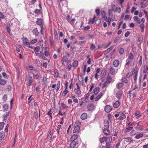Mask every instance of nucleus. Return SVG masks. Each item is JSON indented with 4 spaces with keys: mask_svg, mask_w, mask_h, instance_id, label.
<instances>
[{
    "mask_svg": "<svg viewBox=\"0 0 148 148\" xmlns=\"http://www.w3.org/2000/svg\"><path fill=\"white\" fill-rule=\"evenodd\" d=\"M34 115L36 120H37L38 119V118H40V109H39V113H38V112L37 110H35L34 112Z\"/></svg>",
    "mask_w": 148,
    "mask_h": 148,
    "instance_id": "obj_5",
    "label": "nucleus"
},
{
    "mask_svg": "<svg viewBox=\"0 0 148 148\" xmlns=\"http://www.w3.org/2000/svg\"><path fill=\"white\" fill-rule=\"evenodd\" d=\"M143 134L142 133H140L138 134H136V135L135 137V138L136 139H139L140 138H143Z\"/></svg>",
    "mask_w": 148,
    "mask_h": 148,
    "instance_id": "obj_12",
    "label": "nucleus"
},
{
    "mask_svg": "<svg viewBox=\"0 0 148 148\" xmlns=\"http://www.w3.org/2000/svg\"><path fill=\"white\" fill-rule=\"evenodd\" d=\"M110 84L108 83V82H107L106 81H105L103 84L102 85V86L101 87V88L102 89H104V88H105L106 89L108 87V85Z\"/></svg>",
    "mask_w": 148,
    "mask_h": 148,
    "instance_id": "obj_23",
    "label": "nucleus"
},
{
    "mask_svg": "<svg viewBox=\"0 0 148 148\" xmlns=\"http://www.w3.org/2000/svg\"><path fill=\"white\" fill-rule=\"evenodd\" d=\"M73 66L74 67L77 66L78 64V62L77 61H75L73 63Z\"/></svg>",
    "mask_w": 148,
    "mask_h": 148,
    "instance_id": "obj_57",
    "label": "nucleus"
},
{
    "mask_svg": "<svg viewBox=\"0 0 148 148\" xmlns=\"http://www.w3.org/2000/svg\"><path fill=\"white\" fill-rule=\"evenodd\" d=\"M134 73L135 74V75L134 77V79L135 82H136V80L137 79V74H138V71H135L134 72Z\"/></svg>",
    "mask_w": 148,
    "mask_h": 148,
    "instance_id": "obj_41",
    "label": "nucleus"
},
{
    "mask_svg": "<svg viewBox=\"0 0 148 148\" xmlns=\"http://www.w3.org/2000/svg\"><path fill=\"white\" fill-rule=\"evenodd\" d=\"M99 90V88L98 87H97L96 88H95L93 90V92L94 93V94L95 95H97L98 93Z\"/></svg>",
    "mask_w": 148,
    "mask_h": 148,
    "instance_id": "obj_39",
    "label": "nucleus"
},
{
    "mask_svg": "<svg viewBox=\"0 0 148 148\" xmlns=\"http://www.w3.org/2000/svg\"><path fill=\"white\" fill-rule=\"evenodd\" d=\"M34 51L36 55L39 58L42 57L45 60H47V58L45 57L44 53L42 52V46H38L34 48Z\"/></svg>",
    "mask_w": 148,
    "mask_h": 148,
    "instance_id": "obj_1",
    "label": "nucleus"
},
{
    "mask_svg": "<svg viewBox=\"0 0 148 148\" xmlns=\"http://www.w3.org/2000/svg\"><path fill=\"white\" fill-rule=\"evenodd\" d=\"M95 107L93 103H91L88 105L87 106V108L89 111H91L95 108Z\"/></svg>",
    "mask_w": 148,
    "mask_h": 148,
    "instance_id": "obj_6",
    "label": "nucleus"
},
{
    "mask_svg": "<svg viewBox=\"0 0 148 148\" xmlns=\"http://www.w3.org/2000/svg\"><path fill=\"white\" fill-rule=\"evenodd\" d=\"M69 91L67 90V89H65L63 91V95L64 97H66L67 94L69 92Z\"/></svg>",
    "mask_w": 148,
    "mask_h": 148,
    "instance_id": "obj_45",
    "label": "nucleus"
},
{
    "mask_svg": "<svg viewBox=\"0 0 148 148\" xmlns=\"http://www.w3.org/2000/svg\"><path fill=\"white\" fill-rule=\"evenodd\" d=\"M112 107L109 105H107L105 108V111L107 112H109L112 110Z\"/></svg>",
    "mask_w": 148,
    "mask_h": 148,
    "instance_id": "obj_10",
    "label": "nucleus"
},
{
    "mask_svg": "<svg viewBox=\"0 0 148 148\" xmlns=\"http://www.w3.org/2000/svg\"><path fill=\"white\" fill-rule=\"evenodd\" d=\"M80 129L79 126H75L73 130V133L78 132Z\"/></svg>",
    "mask_w": 148,
    "mask_h": 148,
    "instance_id": "obj_29",
    "label": "nucleus"
},
{
    "mask_svg": "<svg viewBox=\"0 0 148 148\" xmlns=\"http://www.w3.org/2000/svg\"><path fill=\"white\" fill-rule=\"evenodd\" d=\"M44 51V55L45 57H48L50 55V52L47 49V47H46Z\"/></svg>",
    "mask_w": 148,
    "mask_h": 148,
    "instance_id": "obj_18",
    "label": "nucleus"
},
{
    "mask_svg": "<svg viewBox=\"0 0 148 148\" xmlns=\"http://www.w3.org/2000/svg\"><path fill=\"white\" fill-rule=\"evenodd\" d=\"M95 16H94L93 18L91 19L89 21V22L93 24L95 21Z\"/></svg>",
    "mask_w": 148,
    "mask_h": 148,
    "instance_id": "obj_47",
    "label": "nucleus"
},
{
    "mask_svg": "<svg viewBox=\"0 0 148 148\" xmlns=\"http://www.w3.org/2000/svg\"><path fill=\"white\" fill-rule=\"evenodd\" d=\"M133 19L134 21H136L137 23L140 24V21L137 16H134L133 17Z\"/></svg>",
    "mask_w": 148,
    "mask_h": 148,
    "instance_id": "obj_27",
    "label": "nucleus"
},
{
    "mask_svg": "<svg viewBox=\"0 0 148 148\" xmlns=\"http://www.w3.org/2000/svg\"><path fill=\"white\" fill-rule=\"evenodd\" d=\"M52 137V135L48 134L47 138L48 140H49L51 139Z\"/></svg>",
    "mask_w": 148,
    "mask_h": 148,
    "instance_id": "obj_56",
    "label": "nucleus"
},
{
    "mask_svg": "<svg viewBox=\"0 0 148 148\" xmlns=\"http://www.w3.org/2000/svg\"><path fill=\"white\" fill-rule=\"evenodd\" d=\"M4 125V123L3 122L0 123V130H2L3 127Z\"/></svg>",
    "mask_w": 148,
    "mask_h": 148,
    "instance_id": "obj_53",
    "label": "nucleus"
},
{
    "mask_svg": "<svg viewBox=\"0 0 148 148\" xmlns=\"http://www.w3.org/2000/svg\"><path fill=\"white\" fill-rule=\"evenodd\" d=\"M119 62L117 60H115L113 62V65L114 67H117L119 65Z\"/></svg>",
    "mask_w": 148,
    "mask_h": 148,
    "instance_id": "obj_15",
    "label": "nucleus"
},
{
    "mask_svg": "<svg viewBox=\"0 0 148 148\" xmlns=\"http://www.w3.org/2000/svg\"><path fill=\"white\" fill-rule=\"evenodd\" d=\"M27 41V38L25 37L23 38V44L25 45L28 46L30 48L32 49V47L29 46L30 42H29Z\"/></svg>",
    "mask_w": 148,
    "mask_h": 148,
    "instance_id": "obj_4",
    "label": "nucleus"
},
{
    "mask_svg": "<svg viewBox=\"0 0 148 148\" xmlns=\"http://www.w3.org/2000/svg\"><path fill=\"white\" fill-rule=\"evenodd\" d=\"M94 87V84L93 83L91 84L90 85V89L89 90V92H90L92 91V90L93 89V88Z\"/></svg>",
    "mask_w": 148,
    "mask_h": 148,
    "instance_id": "obj_51",
    "label": "nucleus"
},
{
    "mask_svg": "<svg viewBox=\"0 0 148 148\" xmlns=\"http://www.w3.org/2000/svg\"><path fill=\"white\" fill-rule=\"evenodd\" d=\"M123 139L124 140V141L126 142L130 143L133 141L132 138L130 137H127L126 138H124Z\"/></svg>",
    "mask_w": 148,
    "mask_h": 148,
    "instance_id": "obj_28",
    "label": "nucleus"
},
{
    "mask_svg": "<svg viewBox=\"0 0 148 148\" xmlns=\"http://www.w3.org/2000/svg\"><path fill=\"white\" fill-rule=\"evenodd\" d=\"M121 9L120 7H115L114 11L116 12L119 13H120L121 12Z\"/></svg>",
    "mask_w": 148,
    "mask_h": 148,
    "instance_id": "obj_33",
    "label": "nucleus"
},
{
    "mask_svg": "<svg viewBox=\"0 0 148 148\" xmlns=\"http://www.w3.org/2000/svg\"><path fill=\"white\" fill-rule=\"evenodd\" d=\"M137 132L134 130H133L130 132V135L131 136H133L136 135Z\"/></svg>",
    "mask_w": 148,
    "mask_h": 148,
    "instance_id": "obj_37",
    "label": "nucleus"
},
{
    "mask_svg": "<svg viewBox=\"0 0 148 148\" xmlns=\"http://www.w3.org/2000/svg\"><path fill=\"white\" fill-rule=\"evenodd\" d=\"M129 58L131 60H132L134 58V56L132 53H130Z\"/></svg>",
    "mask_w": 148,
    "mask_h": 148,
    "instance_id": "obj_60",
    "label": "nucleus"
},
{
    "mask_svg": "<svg viewBox=\"0 0 148 148\" xmlns=\"http://www.w3.org/2000/svg\"><path fill=\"white\" fill-rule=\"evenodd\" d=\"M87 118V114L86 113H83L81 116L80 118L83 120H85Z\"/></svg>",
    "mask_w": 148,
    "mask_h": 148,
    "instance_id": "obj_16",
    "label": "nucleus"
},
{
    "mask_svg": "<svg viewBox=\"0 0 148 148\" xmlns=\"http://www.w3.org/2000/svg\"><path fill=\"white\" fill-rule=\"evenodd\" d=\"M33 81V79L32 76L29 77V81L28 84V85L29 86H30L32 85V83Z\"/></svg>",
    "mask_w": 148,
    "mask_h": 148,
    "instance_id": "obj_46",
    "label": "nucleus"
},
{
    "mask_svg": "<svg viewBox=\"0 0 148 148\" xmlns=\"http://www.w3.org/2000/svg\"><path fill=\"white\" fill-rule=\"evenodd\" d=\"M37 39H34V40H32L30 42V44L31 43L32 44H34L36 43L37 42Z\"/></svg>",
    "mask_w": 148,
    "mask_h": 148,
    "instance_id": "obj_61",
    "label": "nucleus"
},
{
    "mask_svg": "<svg viewBox=\"0 0 148 148\" xmlns=\"http://www.w3.org/2000/svg\"><path fill=\"white\" fill-rule=\"evenodd\" d=\"M86 42L85 41H79L78 42V44L79 45L84 44Z\"/></svg>",
    "mask_w": 148,
    "mask_h": 148,
    "instance_id": "obj_58",
    "label": "nucleus"
},
{
    "mask_svg": "<svg viewBox=\"0 0 148 148\" xmlns=\"http://www.w3.org/2000/svg\"><path fill=\"white\" fill-rule=\"evenodd\" d=\"M103 94L102 92L99 93L97 96L95 97V101H97L99 99L102 97Z\"/></svg>",
    "mask_w": 148,
    "mask_h": 148,
    "instance_id": "obj_19",
    "label": "nucleus"
},
{
    "mask_svg": "<svg viewBox=\"0 0 148 148\" xmlns=\"http://www.w3.org/2000/svg\"><path fill=\"white\" fill-rule=\"evenodd\" d=\"M110 143L107 142L106 144V147L107 148H110Z\"/></svg>",
    "mask_w": 148,
    "mask_h": 148,
    "instance_id": "obj_59",
    "label": "nucleus"
},
{
    "mask_svg": "<svg viewBox=\"0 0 148 148\" xmlns=\"http://www.w3.org/2000/svg\"><path fill=\"white\" fill-rule=\"evenodd\" d=\"M6 81L3 79H0V84L1 85H4L6 84Z\"/></svg>",
    "mask_w": 148,
    "mask_h": 148,
    "instance_id": "obj_43",
    "label": "nucleus"
},
{
    "mask_svg": "<svg viewBox=\"0 0 148 148\" xmlns=\"http://www.w3.org/2000/svg\"><path fill=\"white\" fill-rule=\"evenodd\" d=\"M101 17L103 19H105L106 18V13L104 11H102L101 13Z\"/></svg>",
    "mask_w": 148,
    "mask_h": 148,
    "instance_id": "obj_42",
    "label": "nucleus"
},
{
    "mask_svg": "<svg viewBox=\"0 0 148 148\" xmlns=\"http://www.w3.org/2000/svg\"><path fill=\"white\" fill-rule=\"evenodd\" d=\"M112 80V79L111 77L108 75L106 81L110 84Z\"/></svg>",
    "mask_w": 148,
    "mask_h": 148,
    "instance_id": "obj_40",
    "label": "nucleus"
},
{
    "mask_svg": "<svg viewBox=\"0 0 148 148\" xmlns=\"http://www.w3.org/2000/svg\"><path fill=\"white\" fill-rule=\"evenodd\" d=\"M5 136V134L3 132H1L0 133V140L3 139Z\"/></svg>",
    "mask_w": 148,
    "mask_h": 148,
    "instance_id": "obj_32",
    "label": "nucleus"
},
{
    "mask_svg": "<svg viewBox=\"0 0 148 148\" xmlns=\"http://www.w3.org/2000/svg\"><path fill=\"white\" fill-rule=\"evenodd\" d=\"M122 92L121 91L118 92L116 94V97L118 98V99H120L122 96Z\"/></svg>",
    "mask_w": 148,
    "mask_h": 148,
    "instance_id": "obj_22",
    "label": "nucleus"
},
{
    "mask_svg": "<svg viewBox=\"0 0 148 148\" xmlns=\"http://www.w3.org/2000/svg\"><path fill=\"white\" fill-rule=\"evenodd\" d=\"M61 105L62 108L64 109L68 107V106L67 105L64 104V103L62 102L61 103Z\"/></svg>",
    "mask_w": 148,
    "mask_h": 148,
    "instance_id": "obj_49",
    "label": "nucleus"
},
{
    "mask_svg": "<svg viewBox=\"0 0 148 148\" xmlns=\"http://www.w3.org/2000/svg\"><path fill=\"white\" fill-rule=\"evenodd\" d=\"M77 136L78 135L77 134H75L72 136L71 139V140L75 141V140L77 139Z\"/></svg>",
    "mask_w": 148,
    "mask_h": 148,
    "instance_id": "obj_30",
    "label": "nucleus"
},
{
    "mask_svg": "<svg viewBox=\"0 0 148 148\" xmlns=\"http://www.w3.org/2000/svg\"><path fill=\"white\" fill-rule=\"evenodd\" d=\"M8 104H5L3 106V109L4 111H7L8 108Z\"/></svg>",
    "mask_w": 148,
    "mask_h": 148,
    "instance_id": "obj_35",
    "label": "nucleus"
},
{
    "mask_svg": "<svg viewBox=\"0 0 148 148\" xmlns=\"http://www.w3.org/2000/svg\"><path fill=\"white\" fill-rule=\"evenodd\" d=\"M33 34L35 36H37L39 34V32L37 28L34 29L32 30Z\"/></svg>",
    "mask_w": 148,
    "mask_h": 148,
    "instance_id": "obj_24",
    "label": "nucleus"
},
{
    "mask_svg": "<svg viewBox=\"0 0 148 148\" xmlns=\"http://www.w3.org/2000/svg\"><path fill=\"white\" fill-rule=\"evenodd\" d=\"M80 124L81 122L79 120H77L76 121L75 123V126H79V125H80Z\"/></svg>",
    "mask_w": 148,
    "mask_h": 148,
    "instance_id": "obj_50",
    "label": "nucleus"
},
{
    "mask_svg": "<svg viewBox=\"0 0 148 148\" xmlns=\"http://www.w3.org/2000/svg\"><path fill=\"white\" fill-rule=\"evenodd\" d=\"M52 112H51V109H50L49 111L48 112L47 114L48 115H49L50 117H51V119H52Z\"/></svg>",
    "mask_w": 148,
    "mask_h": 148,
    "instance_id": "obj_54",
    "label": "nucleus"
},
{
    "mask_svg": "<svg viewBox=\"0 0 148 148\" xmlns=\"http://www.w3.org/2000/svg\"><path fill=\"white\" fill-rule=\"evenodd\" d=\"M109 72L111 75H113L116 73V71L114 67L111 66Z\"/></svg>",
    "mask_w": 148,
    "mask_h": 148,
    "instance_id": "obj_9",
    "label": "nucleus"
},
{
    "mask_svg": "<svg viewBox=\"0 0 148 148\" xmlns=\"http://www.w3.org/2000/svg\"><path fill=\"white\" fill-rule=\"evenodd\" d=\"M107 140V138L106 137L101 138L99 139V141L101 143H103L106 142Z\"/></svg>",
    "mask_w": 148,
    "mask_h": 148,
    "instance_id": "obj_25",
    "label": "nucleus"
},
{
    "mask_svg": "<svg viewBox=\"0 0 148 148\" xmlns=\"http://www.w3.org/2000/svg\"><path fill=\"white\" fill-rule=\"evenodd\" d=\"M135 129L137 131H142L143 129V126L142 125L140 126L139 127L136 126Z\"/></svg>",
    "mask_w": 148,
    "mask_h": 148,
    "instance_id": "obj_34",
    "label": "nucleus"
},
{
    "mask_svg": "<svg viewBox=\"0 0 148 148\" xmlns=\"http://www.w3.org/2000/svg\"><path fill=\"white\" fill-rule=\"evenodd\" d=\"M61 127V125H59L57 127L56 131L58 134L59 133V130Z\"/></svg>",
    "mask_w": 148,
    "mask_h": 148,
    "instance_id": "obj_64",
    "label": "nucleus"
},
{
    "mask_svg": "<svg viewBox=\"0 0 148 148\" xmlns=\"http://www.w3.org/2000/svg\"><path fill=\"white\" fill-rule=\"evenodd\" d=\"M62 64L65 66L67 65L70 62V61L68 60L67 57L66 56H64L62 58Z\"/></svg>",
    "mask_w": 148,
    "mask_h": 148,
    "instance_id": "obj_2",
    "label": "nucleus"
},
{
    "mask_svg": "<svg viewBox=\"0 0 148 148\" xmlns=\"http://www.w3.org/2000/svg\"><path fill=\"white\" fill-rule=\"evenodd\" d=\"M121 82L125 84H127L128 83V81L126 78L123 77L121 79Z\"/></svg>",
    "mask_w": 148,
    "mask_h": 148,
    "instance_id": "obj_36",
    "label": "nucleus"
},
{
    "mask_svg": "<svg viewBox=\"0 0 148 148\" xmlns=\"http://www.w3.org/2000/svg\"><path fill=\"white\" fill-rule=\"evenodd\" d=\"M120 102L119 101H116L113 103V106L114 108H117L120 105Z\"/></svg>",
    "mask_w": 148,
    "mask_h": 148,
    "instance_id": "obj_13",
    "label": "nucleus"
},
{
    "mask_svg": "<svg viewBox=\"0 0 148 148\" xmlns=\"http://www.w3.org/2000/svg\"><path fill=\"white\" fill-rule=\"evenodd\" d=\"M76 85L77 86V88L74 89V91L76 95H80L81 93V91L80 90V88L78 83L76 84Z\"/></svg>",
    "mask_w": 148,
    "mask_h": 148,
    "instance_id": "obj_3",
    "label": "nucleus"
},
{
    "mask_svg": "<svg viewBox=\"0 0 148 148\" xmlns=\"http://www.w3.org/2000/svg\"><path fill=\"white\" fill-rule=\"evenodd\" d=\"M104 125L107 128H108L109 126V123L107 120H105L104 121Z\"/></svg>",
    "mask_w": 148,
    "mask_h": 148,
    "instance_id": "obj_20",
    "label": "nucleus"
},
{
    "mask_svg": "<svg viewBox=\"0 0 148 148\" xmlns=\"http://www.w3.org/2000/svg\"><path fill=\"white\" fill-rule=\"evenodd\" d=\"M115 7V5H112V9H110L108 10V15L109 16H110V14L112 13V10H114V9Z\"/></svg>",
    "mask_w": 148,
    "mask_h": 148,
    "instance_id": "obj_21",
    "label": "nucleus"
},
{
    "mask_svg": "<svg viewBox=\"0 0 148 148\" xmlns=\"http://www.w3.org/2000/svg\"><path fill=\"white\" fill-rule=\"evenodd\" d=\"M71 142L70 145V148H74L76 145V143L75 141L71 140Z\"/></svg>",
    "mask_w": 148,
    "mask_h": 148,
    "instance_id": "obj_17",
    "label": "nucleus"
},
{
    "mask_svg": "<svg viewBox=\"0 0 148 148\" xmlns=\"http://www.w3.org/2000/svg\"><path fill=\"white\" fill-rule=\"evenodd\" d=\"M36 23L38 25L40 26L43 25L42 20L41 18H38L37 19Z\"/></svg>",
    "mask_w": 148,
    "mask_h": 148,
    "instance_id": "obj_11",
    "label": "nucleus"
},
{
    "mask_svg": "<svg viewBox=\"0 0 148 148\" xmlns=\"http://www.w3.org/2000/svg\"><path fill=\"white\" fill-rule=\"evenodd\" d=\"M10 113L9 112L7 113L6 114H4L3 115V121H6L7 119V117L9 116Z\"/></svg>",
    "mask_w": 148,
    "mask_h": 148,
    "instance_id": "obj_26",
    "label": "nucleus"
},
{
    "mask_svg": "<svg viewBox=\"0 0 148 148\" xmlns=\"http://www.w3.org/2000/svg\"><path fill=\"white\" fill-rule=\"evenodd\" d=\"M140 27L141 28V31L143 32L144 31V25L143 23H142L140 25Z\"/></svg>",
    "mask_w": 148,
    "mask_h": 148,
    "instance_id": "obj_55",
    "label": "nucleus"
},
{
    "mask_svg": "<svg viewBox=\"0 0 148 148\" xmlns=\"http://www.w3.org/2000/svg\"><path fill=\"white\" fill-rule=\"evenodd\" d=\"M7 99V96L6 95H4L2 99L3 101H5Z\"/></svg>",
    "mask_w": 148,
    "mask_h": 148,
    "instance_id": "obj_63",
    "label": "nucleus"
},
{
    "mask_svg": "<svg viewBox=\"0 0 148 148\" xmlns=\"http://www.w3.org/2000/svg\"><path fill=\"white\" fill-rule=\"evenodd\" d=\"M147 72H148V67L147 66L144 67L143 73H147Z\"/></svg>",
    "mask_w": 148,
    "mask_h": 148,
    "instance_id": "obj_52",
    "label": "nucleus"
},
{
    "mask_svg": "<svg viewBox=\"0 0 148 148\" xmlns=\"http://www.w3.org/2000/svg\"><path fill=\"white\" fill-rule=\"evenodd\" d=\"M33 77L34 79H38L39 77V75L38 74H37L36 75L33 74Z\"/></svg>",
    "mask_w": 148,
    "mask_h": 148,
    "instance_id": "obj_62",
    "label": "nucleus"
},
{
    "mask_svg": "<svg viewBox=\"0 0 148 148\" xmlns=\"http://www.w3.org/2000/svg\"><path fill=\"white\" fill-rule=\"evenodd\" d=\"M120 116L119 117V120H122L126 118V115L122 112H120Z\"/></svg>",
    "mask_w": 148,
    "mask_h": 148,
    "instance_id": "obj_7",
    "label": "nucleus"
},
{
    "mask_svg": "<svg viewBox=\"0 0 148 148\" xmlns=\"http://www.w3.org/2000/svg\"><path fill=\"white\" fill-rule=\"evenodd\" d=\"M124 85V84L123 83L120 82L116 84V87L118 89H120Z\"/></svg>",
    "mask_w": 148,
    "mask_h": 148,
    "instance_id": "obj_31",
    "label": "nucleus"
},
{
    "mask_svg": "<svg viewBox=\"0 0 148 148\" xmlns=\"http://www.w3.org/2000/svg\"><path fill=\"white\" fill-rule=\"evenodd\" d=\"M75 20V19L73 18L70 20L69 22L71 25H74Z\"/></svg>",
    "mask_w": 148,
    "mask_h": 148,
    "instance_id": "obj_44",
    "label": "nucleus"
},
{
    "mask_svg": "<svg viewBox=\"0 0 148 148\" xmlns=\"http://www.w3.org/2000/svg\"><path fill=\"white\" fill-rule=\"evenodd\" d=\"M103 133L106 136H108L110 134V132L108 128H104L103 130Z\"/></svg>",
    "mask_w": 148,
    "mask_h": 148,
    "instance_id": "obj_8",
    "label": "nucleus"
},
{
    "mask_svg": "<svg viewBox=\"0 0 148 148\" xmlns=\"http://www.w3.org/2000/svg\"><path fill=\"white\" fill-rule=\"evenodd\" d=\"M59 75V73L58 70L57 69H55L54 71V76L55 77H58Z\"/></svg>",
    "mask_w": 148,
    "mask_h": 148,
    "instance_id": "obj_38",
    "label": "nucleus"
},
{
    "mask_svg": "<svg viewBox=\"0 0 148 148\" xmlns=\"http://www.w3.org/2000/svg\"><path fill=\"white\" fill-rule=\"evenodd\" d=\"M47 78L45 76H44L43 78V82L44 84H46L47 83Z\"/></svg>",
    "mask_w": 148,
    "mask_h": 148,
    "instance_id": "obj_48",
    "label": "nucleus"
},
{
    "mask_svg": "<svg viewBox=\"0 0 148 148\" xmlns=\"http://www.w3.org/2000/svg\"><path fill=\"white\" fill-rule=\"evenodd\" d=\"M107 71L106 69H103L101 71V77L102 78H104L106 74Z\"/></svg>",
    "mask_w": 148,
    "mask_h": 148,
    "instance_id": "obj_14",
    "label": "nucleus"
}]
</instances>
